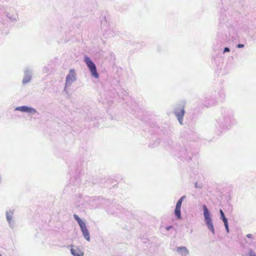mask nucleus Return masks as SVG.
<instances>
[{
    "label": "nucleus",
    "instance_id": "obj_1",
    "mask_svg": "<svg viewBox=\"0 0 256 256\" xmlns=\"http://www.w3.org/2000/svg\"><path fill=\"white\" fill-rule=\"evenodd\" d=\"M204 211V222L207 226L208 228L212 232V233L215 234V230L211 218L210 214L206 205L202 206Z\"/></svg>",
    "mask_w": 256,
    "mask_h": 256
},
{
    "label": "nucleus",
    "instance_id": "obj_2",
    "mask_svg": "<svg viewBox=\"0 0 256 256\" xmlns=\"http://www.w3.org/2000/svg\"><path fill=\"white\" fill-rule=\"evenodd\" d=\"M236 124V120L233 114L228 112H226L223 116L222 126L226 129L231 128Z\"/></svg>",
    "mask_w": 256,
    "mask_h": 256
},
{
    "label": "nucleus",
    "instance_id": "obj_3",
    "mask_svg": "<svg viewBox=\"0 0 256 256\" xmlns=\"http://www.w3.org/2000/svg\"><path fill=\"white\" fill-rule=\"evenodd\" d=\"M74 218L78 222L84 237L86 240L89 242L90 240V233L85 222L77 214H74Z\"/></svg>",
    "mask_w": 256,
    "mask_h": 256
},
{
    "label": "nucleus",
    "instance_id": "obj_4",
    "mask_svg": "<svg viewBox=\"0 0 256 256\" xmlns=\"http://www.w3.org/2000/svg\"><path fill=\"white\" fill-rule=\"evenodd\" d=\"M84 62L88 68L92 76L96 78H98L99 75L97 72L96 67L94 62L88 56H86L84 57Z\"/></svg>",
    "mask_w": 256,
    "mask_h": 256
},
{
    "label": "nucleus",
    "instance_id": "obj_5",
    "mask_svg": "<svg viewBox=\"0 0 256 256\" xmlns=\"http://www.w3.org/2000/svg\"><path fill=\"white\" fill-rule=\"evenodd\" d=\"M184 113V106L183 104H178L175 106L174 114L181 125L183 124V118Z\"/></svg>",
    "mask_w": 256,
    "mask_h": 256
},
{
    "label": "nucleus",
    "instance_id": "obj_6",
    "mask_svg": "<svg viewBox=\"0 0 256 256\" xmlns=\"http://www.w3.org/2000/svg\"><path fill=\"white\" fill-rule=\"evenodd\" d=\"M76 79L74 70V69H70L68 74L66 76V84L64 89V91L66 92V94H68L67 87L70 86L76 80Z\"/></svg>",
    "mask_w": 256,
    "mask_h": 256
},
{
    "label": "nucleus",
    "instance_id": "obj_7",
    "mask_svg": "<svg viewBox=\"0 0 256 256\" xmlns=\"http://www.w3.org/2000/svg\"><path fill=\"white\" fill-rule=\"evenodd\" d=\"M14 210L12 209H8L6 211V220L10 228H13L14 226Z\"/></svg>",
    "mask_w": 256,
    "mask_h": 256
},
{
    "label": "nucleus",
    "instance_id": "obj_8",
    "mask_svg": "<svg viewBox=\"0 0 256 256\" xmlns=\"http://www.w3.org/2000/svg\"><path fill=\"white\" fill-rule=\"evenodd\" d=\"M14 110L26 112L29 114L30 116H34L36 114H38V112L35 108L26 106H18L15 108Z\"/></svg>",
    "mask_w": 256,
    "mask_h": 256
},
{
    "label": "nucleus",
    "instance_id": "obj_9",
    "mask_svg": "<svg viewBox=\"0 0 256 256\" xmlns=\"http://www.w3.org/2000/svg\"><path fill=\"white\" fill-rule=\"evenodd\" d=\"M186 198V196H183L178 200V202L176 204L174 213V215L176 216V218L178 219H180L182 218L181 212H180L181 206H182V201Z\"/></svg>",
    "mask_w": 256,
    "mask_h": 256
},
{
    "label": "nucleus",
    "instance_id": "obj_10",
    "mask_svg": "<svg viewBox=\"0 0 256 256\" xmlns=\"http://www.w3.org/2000/svg\"><path fill=\"white\" fill-rule=\"evenodd\" d=\"M32 71L29 68H26L24 70V76L22 80L23 84H26L29 83L32 78Z\"/></svg>",
    "mask_w": 256,
    "mask_h": 256
},
{
    "label": "nucleus",
    "instance_id": "obj_11",
    "mask_svg": "<svg viewBox=\"0 0 256 256\" xmlns=\"http://www.w3.org/2000/svg\"><path fill=\"white\" fill-rule=\"evenodd\" d=\"M176 250L180 256H188L189 254V251L186 246H180L176 247Z\"/></svg>",
    "mask_w": 256,
    "mask_h": 256
},
{
    "label": "nucleus",
    "instance_id": "obj_12",
    "mask_svg": "<svg viewBox=\"0 0 256 256\" xmlns=\"http://www.w3.org/2000/svg\"><path fill=\"white\" fill-rule=\"evenodd\" d=\"M6 16L11 22H15L18 20V16L16 14L6 12Z\"/></svg>",
    "mask_w": 256,
    "mask_h": 256
},
{
    "label": "nucleus",
    "instance_id": "obj_13",
    "mask_svg": "<svg viewBox=\"0 0 256 256\" xmlns=\"http://www.w3.org/2000/svg\"><path fill=\"white\" fill-rule=\"evenodd\" d=\"M70 252L74 256H84V253L78 248H72Z\"/></svg>",
    "mask_w": 256,
    "mask_h": 256
},
{
    "label": "nucleus",
    "instance_id": "obj_14",
    "mask_svg": "<svg viewBox=\"0 0 256 256\" xmlns=\"http://www.w3.org/2000/svg\"><path fill=\"white\" fill-rule=\"evenodd\" d=\"M220 220H222L224 222H227L228 219L225 216L224 212L221 209L220 210Z\"/></svg>",
    "mask_w": 256,
    "mask_h": 256
},
{
    "label": "nucleus",
    "instance_id": "obj_15",
    "mask_svg": "<svg viewBox=\"0 0 256 256\" xmlns=\"http://www.w3.org/2000/svg\"><path fill=\"white\" fill-rule=\"evenodd\" d=\"M246 255L247 256H256V253L252 250H250Z\"/></svg>",
    "mask_w": 256,
    "mask_h": 256
},
{
    "label": "nucleus",
    "instance_id": "obj_16",
    "mask_svg": "<svg viewBox=\"0 0 256 256\" xmlns=\"http://www.w3.org/2000/svg\"><path fill=\"white\" fill-rule=\"evenodd\" d=\"M224 227L226 228V231L227 232H229V228H228V221L226 222H224Z\"/></svg>",
    "mask_w": 256,
    "mask_h": 256
},
{
    "label": "nucleus",
    "instance_id": "obj_17",
    "mask_svg": "<svg viewBox=\"0 0 256 256\" xmlns=\"http://www.w3.org/2000/svg\"><path fill=\"white\" fill-rule=\"evenodd\" d=\"M194 186L197 188H202V184L197 182L195 183Z\"/></svg>",
    "mask_w": 256,
    "mask_h": 256
},
{
    "label": "nucleus",
    "instance_id": "obj_18",
    "mask_svg": "<svg viewBox=\"0 0 256 256\" xmlns=\"http://www.w3.org/2000/svg\"><path fill=\"white\" fill-rule=\"evenodd\" d=\"M230 51V49L226 47L224 50V53H225L226 52H229Z\"/></svg>",
    "mask_w": 256,
    "mask_h": 256
},
{
    "label": "nucleus",
    "instance_id": "obj_19",
    "mask_svg": "<svg viewBox=\"0 0 256 256\" xmlns=\"http://www.w3.org/2000/svg\"><path fill=\"white\" fill-rule=\"evenodd\" d=\"M236 47L238 48H244V44H239L237 45Z\"/></svg>",
    "mask_w": 256,
    "mask_h": 256
},
{
    "label": "nucleus",
    "instance_id": "obj_20",
    "mask_svg": "<svg viewBox=\"0 0 256 256\" xmlns=\"http://www.w3.org/2000/svg\"><path fill=\"white\" fill-rule=\"evenodd\" d=\"M246 237L250 238H252V234H249L246 235Z\"/></svg>",
    "mask_w": 256,
    "mask_h": 256
},
{
    "label": "nucleus",
    "instance_id": "obj_21",
    "mask_svg": "<svg viewBox=\"0 0 256 256\" xmlns=\"http://www.w3.org/2000/svg\"><path fill=\"white\" fill-rule=\"evenodd\" d=\"M2 176H1V174H0V184H1V182H2Z\"/></svg>",
    "mask_w": 256,
    "mask_h": 256
},
{
    "label": "nucleus",
    "instance_id": "obj_22",
    "mask_svg": "<svg viewBox=\"0 0 256 256\" xmlns=\"http://www.w3.org/2000/svg\"><path fill=\"white\" fill-rule=\"evenodd\" d=\"M171 228H172L171 226H168V227L166 228V230H169Z\"/></svg>",
    "mask_w": 256,
    "mask_h": 256
},
{
    "label": "nucleus",
    "instance_id": "obj_23",
    "mask_svg": "<svg viewBox=\"0 0 256 256\" xmlns=\"http://www.w3.org/2000/svg\"><path fill=\"white\" fill-rule=\"evenodd\" d=\"M0 256H2V255L1 254H0Z\"/></svg>",
    "mask_w": 256,
    "mask_h": 256
}]
</instances>
